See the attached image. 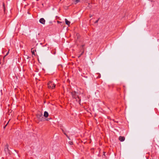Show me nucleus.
Here are the masks:
<instances>
[{"instance_id":"obj_12","label":"nucleus","mask_w":159,"mask_h":159,"mask_svg":"<svg viewBox=\"0 0 159 159\" xmlns=\"http://www.w3.org/2000/svg\"><path fill=\"white\" fill-rule=\"evenodd\" d=\"M74 1V2L75 4H76L80 2V0H73Z\"/></svg>"},{"instance_id":"obj_20","label":"nucleus","mask_w":159,"mask_h":159,"mask_svg":"<svg viewBox=\"0 0 159 159\" xmlns=\"http://www.w3.org/2000/svg\"><path fill=\"white\" fill-rule=\"evenodd\" d=\"M9 122V121L7 123L6 125L4 127V129H5L6 126H7V125L8 124V123Z\"/></svg>"},{"instance_id":"obj_11","label":"nucleus","mask_w":159,"mask_h":159,"mask_svg":"<svg viewBox=\"0 0 159 159\" xmlns=\"http://www.w3.org/2000/svg\"><path fill=\"white\" fill-rule=\"evenodd\" d=\"M4 150L6 152H8L9 153H10V150L8 148H5Z\"/></svg>"},{"instance_id":"obj_1","label":"nucleus","mask_w":159,"mask_h":159,"mask_svg":"<svg viewBox=\"0 0 159 159\" xmlns=\"http://www.w3.org/2000/svg\"><path fill=\"white\" fill-rule=\"evenodd\" d=\"M71 95L72 98L75 99L76 101L80 104L81 99L78 96V93L75 91H73L71 92Z\"/></svg>"},{"instance_id":"obj_16","label":"nucleus","mask_w":159,"mask_h":159,"mask_svg":"<svg viewBox=\"0 0 159 159\" xmlns=\"http://www.w3.org/2000/svg\"><path fill=\"white\" fill-rule=\"evenodd\" d=\"M62 131L63 132V133H64V134L65 135H66V133L63 130V129H62Z\"/></svg>"},{"instance_id":"obj_7","label":"nucleus","mask_w":159,"mask_h":159,"mask_svg":"<svg viewBox=\"0 0 159 159\" xmlns=\"http://www.w3.org/2000/svg\"><path fill=\"white\" fill-rule=\"evenodd\" d=\"M31 52L33 55H34V56L35 55V52H36V49H35L34 48H32L31 49Z\"/></svg>"},{"instance_id":"obj_27","label":"nucleus","mask_w":159,"mask_h":159,"mask_svg":"<svg viewBox=\"0 0 159 159\" xmlns=\"http://www.w3.org/2000/svg\"><path fill=\"white\" fill-rule=\"evenodd\" d=\"M60 22H60V21H57V23H60Z\"/></svg>"},{"instance_id":"obj_4","label":"nucleus","mask_w":159,"mask_h":159,"mask_svg":"<svg viewBox=\"0 0 159 159\" xmlns=\"http://www.w3.org/2000/svg\"><path fill=\"white\" fill-rule=\"evenodd\" d=\"M39 21L40 23L43 24L44 25L45 24V20L43 18H41L39 20Z\"/></svg>"},{"instance_id":"obj_26","label":"nucleus","mask_w":159,"mask_h":159,"mask_svg":"<svg viewBox=\"0 0 159 159\" xmlns=\"http://www.w3.org/2000/svg\"><path fill=\"white\" fill-rule=\"evenodd\" d=\"M49 49V47H48L47 48V50H48Z\"/></svg>"},{"instance_id":"obj_5","label":"nucleus","mask_w":159,"mask_h":159,"mask_svg":"<svg viewBox=\"0 0 159 159\" xmlns=\"http://www.w3.org/2000/svg\"><path fill=\"white\" fill-rule=\"evenodd\" d=\"M85 46L84 44H83L81 45L80 47V52H83V51L84 52L85 49L84 48V47Z\"/></svg>"},{"instance_id":"obj_21","label":"nucleus","mask_w":159,"mask_h":159,"mask_svg":"<svg viewBox=\"0 0 159 159\" xmlns=\"http://www.w3.org/2000/svg\"><path fill=\"white\" fill-rule=\"evenodd\" d=\"M66 135V136L67 137L68 139H70V138H69V136L67 135V134H66V135Z\"/></svg>"},{"instance_id":"obj_13","label":"nucleus","mask_w":159,"mask_h":159,"mask_svg":"<svg viewBox=\"0 0 159 159\" xmlns=\"http://www.w3.org/2000/svg\"><path fill=\"white\" fill-rule=\"evenodd\" d=\"M81 52V54H80V55L78 56V58H80L81 55H83V54H84V51H83L82 52Z\"/></svg>"},{"instance_id":"obj_25","label":"nucleus","mask_w":159,"mask_h":159,"mask_svg":"<svg viewBox=\"0 0 159 159\" xmlns=\"http://www.w3.org/2000/svg\"><path fill=\"white\" fill-rule=\"evenodd\" d=\"M47 45H48V44H46L44 46H43V47H45V46H46Z\"/></svg>"},{"instance_id":"obj_3","label":"nucleus","mask_w":159,"mask_h":159,"mask_svg":"<svg viewBox=\"0 0 159 159\" xmlns=\"http://www.w3.org/2000/svg\"><path fill=\"white\" fill-rule=\"evenodd\" d=\"M48 88L49 89H53L55 87V84H52V82L49 81L48 83Z\"/></svg>"},{"instance_id":"obj_19","label":"nucleus","mask_w":159,"mask_h":159,"mask_svg":"<svg viewBox=\"0 0 159 159\" xmlns=\"http://www.w3.org/2000/svg\"><path fill=\"white\" fill-rule=\"evenodd\" d=\"M9 53V52H8L7 53V54H6V55H5L3 57V60L4 59V58H5V57H6V56Z\"/></svg>"},{"instance_id":"obj_28","label":"nucleus","mask_w":159,"mask_h":159,"mask_svg":"<svg viewBox=\"0 0 159 159\" xmlns=\"http://www.w3.org/2000/svg\"><path fill=\"white\" fill-rule=\"evenodd\" d=\"M1 60H0V64H1Z\"/></svg>"},{"instance_id":"obj_18","label":"nucleus","mask_w":159,"mask_h":159,"mask_svg":"<svg viewBox=\"0 0 159 159\" xmlns=\"http://www.w3.org/2000/svg\"><path fill=\"white\" fill-rule=\"evenodd\" d=\"M99 20V18L98 20H96L95 22H94V23H98Z\"/></svg>"},{"instance_id":"obj_22","label":"nucleus","mask_w":159,"mask_h":159,"mask_svg":"<svg viewBox=\"0 0 159 159\" xmlns=\"http://www.w3.org/2000/svg\"><path fill=\"white\" fill-rule=\"evenodd\" d=\"M93 16V15L89 14V17H92Z\"/></svg>"},{"instance_id":"obj_24","label":"nucleus","mask_w":159,"mask_h":159,"mask_svg":"<svg viewBox=\"0 0 159 159\" xmlns=\"http://www.w3.org/2000/svg\"><path fill=\"white\" fill-rule=\"evenodd\" d=\"M105 153H106V152H104V154H103V156H105Z\"/></svg>"},{"instance_id":"obj_2","label":"nucleus","mask_w":159,"mask_h":159,"mask_svg":"<svg viewBox=\"0 0 159 159\" xmlns=\"http://www.w3.org/2000/svg\"><path fill=\"white\" fill-rule=\"evenodd\" d=\"M36 116L39 120L41 121L43 120L44 118L43 116V114L41 112H39L37 114H36Z\"/></svg>"},{"instance_id":"obj_23","label":"nucleus","mask_w":159,"mask_h":159,"mask_svg":"<svg viewBox=\"0 0 159 159\" xmlns=\"http://www.w3.org/2000/svg\"><path fill=\"white\" fill-rule=\"evenodd\" d=\"M99 75L98 77H97V78H99L100 77L101 75L100 74H99Z\"/></svg>"},{"instance_id":"obj_6","label":"nucleus","mask_w":159,"mask_h":159,"mask_svg":"<svg viewBox=\"0 0 159 159\" xmlns=\"http://www.w3.org/2000/svg\"><path fill=\"white\" fill-rule=\"evenodd\" d=\"M119 139L120 140V141L121 142H123L124 141L125 139V137L123 136L122 137L120 136L119 137Z\"/></svg>"},{"instance_id":"obj_10","label":"nucleus","mask_w":159,"mask_h":159,"mask_svg":"<svg viewBox=\"0 0 159 159\" xmlns=\"http://www.w3.org/2000/svg\"><path fill=\"white\" fill-rule=\"evenodd\" d=\"M65 21L66 24L68 25H69L70 24V22L68 20L66 19H65Z\"/></svg>"},{"instance_id":"obj_14","label":"nucleus","mask_w":159,"mask_h":159,"mask_svg":"<svg viewBox=\"0 0 159 159\" xmlns=\"http://www.w3.org/2000/svg\"><path fill=\"white\" fill-rule=\"evenodd\" d=\"M51 52L52 54H55L56 53V52L55 51H54V50H52V51Z\"/></svg>"},{"instance_id":"obj_15","label":"nucleus","mask_w":159,"mask_h":159,"mask_svg":"<svg viewBox=\"0 0 159 159\" xmlns=\"http://www.w3.org/2000/svg\"><path fill=\"white\" fill-rule=\"evenodd\" d=\"M8 147H9L8 145L7 144L5 146V148H8Z\"/></svg>"},{"instance_id":"obj_17","label":"nucleus","mask_w":159,"mask_h":159,"mask_svg":"<svg viewBox=\"0 0 159 159\" xmlns=\"http://www.w3.org/2000/svg\"><path fill=\"white\" fill-rule=\"evenodd\" d=\"M69 143L70 145H71L73 144V142H71V141H70V142H69Z\"/></svg>"},{"instance_id":"obj_29","label":"nucleus","mask_w":159,"mask_h":159,"mask_svg":"<svg viewBox=\"0 0 159 159\" xmlns=\"http://www.w3.org/2000/svg\"><path fill=\"white\" fill-rule=\"evenodd\" d=\"M59 66L61 67H62V66L61 65Z\"/></svg>"},{"instance_id":"obj_9","label":"nucleus","mask_w":159,"mask_h":159,"mask_svg":"<svg viewBox=\"0 0 159 159\" xmlns=\"http://www.w3.org/2000/svg\"><path fill=\"white\" fill-rule=\"evenodd\" d=\"M48 116V112L46 111H45L44 112V116L45 117H47Z\"/></svg>"},{"instance_id":"obj_8","label":"nucleus","mask_w":159,"mask_h":159,"mask_svg":"<svg viewBox=\"0 0 159 159\" xmlns=\"http://www.w3.org/2000/svg\"><path fill=\"white\" fill-rule=\"evenodd\" d=\"M2 5H3V9L4 13V14H6V8H5V5L4 2H3Z\"/></svg>"}]
</instances>
